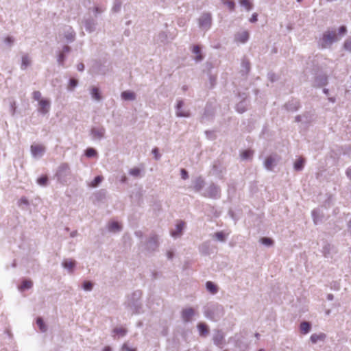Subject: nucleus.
Here are the masks:
<instances>
[{
	"instance_id": "obj_1",
	"label": "nucleus",
	"mask_w": 351,
	"mask_h": 351,
	"mask_svg": "<svg viewBox=\"0 0 351 351\" xmlns=\"http://www.w3.org/2000/svg\"><path fill=\"white\" fill-rule=\"evenodd\" d=\"M204 313L207 319L216 322L223 315L224 308L219 304H210L205 307Z\"/></svg>"
},
{
	"instance_id": "obj_2",
	"label": "nucleus",
	"mask_w": 351,
	"mask_h": 351,
	"mask_svg": "<svg viewBox=\"0 0 351 351\" xmlns=\"http://www.w3.org/2000/svg\"><path fill=\"white\" fill-rule=\"evenodd\" d=\"M141 295L142 293L141 291H135L128 297V300L125 302L126 306L132 311L134 313H138L140 312L141 305L139 303V300Z\"/></svg>"
},
{
	"instance_id": "obj_3",
	"label": "nucleus",
	"mask_w": 351,
	"mask_h": 351,
	"mask_svg": "<svg viewBox=\"0 0 351 351\" xmlns=\"http://www.w3.org/2000/svg\"><path fill=\"white\" fill-rule=\"evenodd\" d=\"M71 176V171L70 169V166L68 163L66 162L61 163L58 166L56 173L55 174L57 180L61 184H66L70 179Z\"/></svg>"
},
{
	"instance_id": "obj_4",
	"label": "nucleus",
	"mask_w": 351,
	"mask_h": 351,
	"mask_svg": "<svg viewBox=\"0 0 351 351\" xmlns=\"http://www.w3.org/2000/svg\"><path fill=\"white\" fill-rule=\"evenodd\" d=\"M337 40L335 31L327 30L324 32L322 37L318 41L319 47L326 49L330 47L333 43Z\"/></svg>"
},
{
	"instance_id": "obj_5",
	"label": "nucleus",
	"mask_w": 351,
	"mask_h": 351,
	"mask_svg": "<svg viewBox=\"0 0 351 351\" xmlns=\"http://www.w3.org/2000/svg\"><path fill=\"white\" fill-rule=\"evenodd\" d=\"M212 15L209 12H204L198 19L199 27L205 31L208 30L212 25Z\"/></svg>"
},
{
	"instance_id": "obj_6",
	"label": "nucleus",
	"mask_w": 351,
	"mask_h": 351,
	"mask_svg": "<svg viewBox=\"0 0 351 351\" xmlns=\"http://www.w3.org/2000/svg\"><path fill=\"white\" fill-rule=\"evenodd\" d=\"M204 196L213 199L219 198L221 196L220 187L215 184L212 183L206 189Z\"/></svg>"
},
{
	"instance_id": "obj_7",
	"label": "nucleus",
	"mask_w": 351,
	"mask_h": 351,
	"mask_svg": "<svg viewBox=\"0 0 351 351\" xmlns=\"http://www.w3.org/2000/svg\"><path fill=\"white\" fill-rule=\"evenodd\" d=\"M106 129L101 127H93L90 130V136L93 141H101L105 138Z\"/></svg>"
},
{
	"instance_id": "obj_8",
	"label": "nucleus",
	"mask_w": 351,
	"mask_h": 351,
	"mask_svg": "<svg viewBox=\"0 0 351 351\" xmlns=\"http://www.w3.org/2000/svg\"><path fill=\"white\" fill-rule=\"evenodd\" d=\"M31 154L33 158H41L46 151V148L41 144H33L30 147Z\"/></svg>"
},
{
	"instance_id": "obj_9",
	"label": "nucleus",
	"mask_w": 351,
	"mask_h": 351,
	"mask_svg": "<svg viewBox=\"0 0 351 351\" xmlns=\"http://www.w3.org/2000/svg\"><path fill=\"white\" fill-rule=\"evenodd\" d=\"M280 157L277 154L269 156L264 162V167L268 171H272L274 167L277 165Z\"/></svg>"
},
{
	"instance_id": "obj_10",
	"label": "nucleus",
	"mask_w": 351,
	"mask_h": 351,
	"mask_svg": "<svg viewBox=\"0 0 351 351\" xmlns=\"http://www.w3.org/2000/svg\"><path fill=\"white\" fill-rule=\"evenodd\" d=\"M184 101L182 100H178L176 106V114L178 117H189L191 115L190 111L188 109L183 108Z\"/></svg>"
},
{
	"instance_id": "obj_11",
	"label": "nucleus",
	"mask_w": 351,
	"mask_h": 351,
	"mask_svg": "<svg viewBox=\"0 0 351 351\" xmlns=\"http://www.w3.org/2000/svg\"><path fill=\"white\" fill-rule=\"evenodd\" d=\"M51 108V101L49 99L45 98L44 99L38 101V112L43 115H45L49 113Z\"/></svg>"
},
{
	"instance_id": "obj_12",
	"label": "nucleus",
	"mask_w": 351,
	"mask_h": 351,
	"mask_svg": "<svg viewBox=\"0 0 351 351\" xmlns=\"http://www.w3.org/2000/svg\"><path fill=\"white\" fill-rule=\"evenodd\" d=\"M63 35L68 43H72L75 40L76 34L71 26H65L63 29Z\"/></svg>"
},
{
	"instance_id": "obj_13",
	"label": "nucleus",
	"mask_w": 351,
	"mask_h": 351,
	"mask_svg": "<svg viewBox=\"0 0 351 351\" xmlns=\"http://www.w3.org/2000/svg\"><path fill=\"white\" fill-rule=\"evenodd\" d=\"M213 340L215 345L221 348L224 343L223 332L221 330H216L213 335Z\"/></svg>"
},
{
	"instance_id": "obj_14",
	"label": "nucleus",
	"mask_w": 351,
	"mask_h": 351,
	"mask_svg": "<svg viewBox=\"0 0 351 351\" xmlns=\"http://www.w3.org/2000/svg\"><path fill=\"white\" fill-rule=\"evenodd\" d=\"M195 313L193 308H184L181 312V317L183 322H189L192 320V317Z\"/></svg>"
},
{
	"instance_id": "obj_15",
	"label": "nucleus",
	"mask_w": 351,
	"mask_h": 351,
	"mask_svg": "<svg viewBox=\"0 0 351 351\" xmlns=\"http://www.w3.org/2000/svg\"><path fill=\"white\" fill-rule=\"evenodd\" d=\"M158 247V238L156 235H152L149 237L147 243V250L149 251H154Z\"/></svg>"
},
{
	"instance_id": "obj_16",
	"label": "nucleus",
	"mask_w": 351,
	"mask_h": 351,
	"mask_svg": "<svg viewBox=\"0 0 351 351\" xmlns=\"http://www.w3.org/2000/svg\"><path fill=\"white\" fill-rule=\"evenodd\" d=\"M85 29L89 33L93 32L97 26V22L95 20L88 18L85 19L84 21Z\"/></svg>"
},
{
	"instance_id": "obj_17",
	"label": "nucleus",
	"mask_w": 351,
	"mask_h": 351,
	"mask_svg": "<svg viewBox=\"0 0 351 351\" xmlns=\"http://www.w3.org/2000/svg\"><path fill=\"white\" fill-rule=\"evenodd\" d=\"M249 33L247 31L238 32L234 36V40L241 43H245L249 40Z\"/></svg>"
},
{
	"instance_id": "obj_18",
	"label": "nucleus",
	"mask_w": 351,
	"mask_h": 351,
	"mask_svg": "<svg viewBox=\"0 0 351 351\" xmlns=\"http://www.w3.org/2000/svg\"><path fill=\"white\" fill-rule=\"evenodd\" d=\"M62 267L67 269L69 274H73L76 265V262L71 259H64L62 263Z\"/></svg>"
},
{
	"instance_id": "obj_19",
	"label": "nucleus",
	"mask_w": 351,
	"mask_h": 351,
	"mask_svg": "<svg viewBox=\"0 0 351 351\" xmlns=\"http://www.w3.org/2000/svg\"><path fill=\"white\" fill-rule=\"evenodd\" d=\"M122 99L125 101H134L136 98L135 93L131 90L123 91L121 94Z\"/></svg>"
},
{
	"instance_id": "obj_20",
	"label": "nucleus",
	"mask_w": 351,
	"mask_h": 351,
	"mask_svg": "<svg viewBox=\"0 0 351 351\" xmlns=\"http://www.w3.org/2000/svg\"><path fill=\"white\" fill-rule=\"evenodd\" d=\"M185 223L182 221H180L176 226V229L171 232V236L173 237H180L182 234V230L184 227Z\"/></svg>"
},
{
	"instance_id": "obj_21",
	"label": "nucleus",
	"mask_w": 351,
	"mask_h": 351,
	"mask_svg": "<svg viewBox=\"0 0 351 351\" xmlns=\"http://www.w3.org/2000/svg\"><path fill=\"white\" fill-rule=\"evenodd\" d=\"M32 60L28 54H24L21 58V69L25 70L29 66L31 65Z\"/></svg>"
},
{
	"instance_id": "obj_22",
	"label": "nucleus",
	"mask_w": 351,
	"mask_h": 351,
	"mask_svg": "<svg viewBox=\"0 0 351 351\" xmlns=\"http://www.w3.org/2000/svg\"><path fill=\"white\" fill-rule=\"evenodd\" d=\"M300 104L297 100H291L285 104V108L287 110L294 112L299 108Z\"/></svg>"
},
{
	"instance_id": "obj_23",
	"label": "nucleus",
	"mask_w": 351,
	"mask_h": 351,
	"mask_svg": "<svg viewBox=\"0 0 351 351\" xmlns=\"http://www.w3.org/2000/svg\"><path fill=\"white\" fill-rule=\"evenodd\" d=\"M204 184V180L202 177H197L193 181V188L195 191H199L202 189Z\"/></svg>"
},
{
	"instance_id": "obj_24",
	"label": "nucleus",
	"mask_w": 351,
	"mask_h": 351,
	"mask_svg": "<svg viewBox=\"0 0 351 351\" xmlns=\"http://www.w3.org/2000/svg\"><path fill=\"white\" fill-rule=\"evenodd\" d=\"M91 97L95 101H100L101 99V95L99 92V89L97 87L93 86L90 90Z\"/></svg>"
},
{
	"instance_id": "obj_25",
	"label": "nucleus",
	"mask_w": 351,
	"mask_h": 351,
	"mask_svg": "<svg viewBox=\"0 0 351 351\" xmlns=\"http://www.w3.org/2000/svg\"><path fill=\"white\" fill-rule=\"evenodd\" d=\"M206 290L213 295L218 292V287L211 281H208L206 283Z\"/></svg>"
},
{
	"instance_id": "obj_26",
	"label": "nucleus",
	"mask_w": 351,
	"mask_h": 351,
	"mask_svg": "<svg viewBox=\"0 0 351 351\" xmlns=\"http://www.w3.org/2000/svg\"><path fill=\"white\" fill-rule=\"evenodd\" d=\"M192 52L196 55L194 58L196 62H200L204 59V56L201 53L200 47L198 45L193 46Z\"/></svg>"
},
{
	"instance_id": "obj_27",
	"label": "nucleus",
	"mask_w": 351,
	"mask_h": 351,
	"mask_svg": "<svg viewBox=\"0 0 351 351\" xmlns=\"http://www.w3.org/2000/svg\"><path fill=\"white\" fill-rule=\"evenodd\" d=\"M197 328L199 332L200 336L206 337L208 335L209 330L208 326L204 323H199L197 325Z\"/></svg>"
},
{
	"instance_id": "obj_28",
	"label": "nucleus",
	"mask_w": 351,
	"mask_h": 351,
	"mask_svg": "<svg viewBox=\"0 0 351 351\" xmlns=\"http://www.w3.org/2000/svg\"><path fill=\"white\" fill-rule=\"evenodd\" d=\"M326 336L324 333H319V334L314 333V334L311 335L310 339L313 343H316L319 341H324L326 339Z\"/></svg>"
},
{
	"instance_id": "obj_29",
	"label": "nucleus",
	"mask_w": 351,
	"mask_h": 351,
	"mask_svg": "<svg viewBox=\"0 0 351 351\" xmlns=\"http://www.w3.org/2000/svg\"><path fill=\"white\" fill-rule=\"evenodd\" d=\"M327 83V77L326 75H320L315 77V84L316 86H322Z\"/></svg>"
},
{
	"instance_id": "obj_30",
	"label": "nucleus",
	"mask_w": 351,
	"mask_h": 351,
	"mask_svg": "<svg viewBox=\"0 0 351 351\" xmlns=\"http://www.w3.org/2000/svg\"><path fill=\"white\" fill-rule=\"evenodd\" d=\"M300 328L301 332L306 335L310 332L311 328V325L308 322H302L300 324Z\"/></svg>"
},
{
	"instance_id": "obj_31",
	"label": "nucleus",
	"mask_w": 351,
	"mask_h": 351,
	"mask_svg": "<svg viewBox=\"0 0 351 351\" xmlns=\"http://www.w3.org/2000/svg\"><path fill=\"white\" fill-rule=\"evenodd\" d=\"M312 218L315 224H317L321 221V215L318 209H314L311 213Z\"/></svg>"
},
{
	"instance_id": "obj_32",
	"label": "nucleus",
	"mask_w": 351,
	"mask_h": 351,
	"mask_svg": "<svg viewBox=\"0 0 351 351\" xmlns=\"http://www.w3.org/2000/svg\"><path fill=\"white\" fill-rule=\"evenodd\" d=\"M33 282L30 280H25L23 281L21 285L19 287V289L23 291L26 289H29L32 287Z\"/></svg>"
},
{
	"instance_id": "obj_33",
	"label": "nucleus",
	"mask_w": 351,
	"mask_h": 351,
	"mask_svg": "<svg viewBox=\"0 0 351 351\" xmlns=\"http://www.w3.org/2000/svg\"><path fill=\"white\" fill-rule=\"evenodd\" d=\"M108 230L110 232H119L121 230V226L116 221L110 222L108 224Z\"/></svg>"
},
{
	"instance_id": "obj_34",
	"label": "nucleus",
	"mask_w": 351,
	"mask_h": 351,
	"mask_svg": "<svg viewBox=\"0 0 351 351\" xmlns=\"http://www.w3.org/2000/svg\"><path fill=\"white\" fill-rule=\"evenodd\" d=\"M141 172H142V170L137 167L130 169L128 171L129 174L131 176H133L134 178L141 177L142 176Z\"/></svg>"
},
{
	"instance_id": "obj_35",
	"label": "nucleus",
	"mask_w": 351,
	"mask_h": 351,
	"mask_svg": "<svg viewBox=\"0 0 351 351\" xmlns=\"http://www.w3.org/2000/svg\"><path fill=\"white\" fill-rule=\"evenodd\" d=\"M304 165V160L303 158H299L294 163V169L295 171H301L302 170Z\"/></svg>"
},
{
	"instance_id": "obj_36",
	"label": "nucleus",
	"mask_w": 351,
	"mask_h": 351,
	"mask_svg": "<svg viewBox=\"0 0 351 351\" xmlns=\"http://www.w3.org/2000/svg\"><path fill=\"white\" fill-rule=\"evenodd\" d=\"M253 151L252 150H244L241 153V157L243 160L251 159L253 156Z\"/></svg>"
},
{
	"instance_id": "obj_37",
	"label": "nucleus",
	"mask_w": 351,
	"mask_h": 351,
	"mask_svg": "<svg viewBox=\"0 0 351 351\" xmlns=\"http://www.w3.org/2000/svg\"><path fill=\"white\" fill-rule=\"evenodd\" d=\"M121 4L122 3L121 0H114L112 8V11L115 13L119 12L121 10Z\"/></svg>"
},
{
	"instance_id": "obj_38",
	"label": "nucleus",
	"mask_w": 351,
	"mask_h": 351,
	"mask_svg": "<svg viewBox=\"0 0 351 351\" xmlns=\"http://www.w3.org/2000/svg\"><path fill=\"white\" fill-rule=\"evenodd\" d=\"M36 324L38 326L41 332H44L47 330V326L45 324L43 319L41 317H38L36 319Z\"/></svg>"
},
{
	"instance_id": "obj_39",
	"label": "nucleus",
	"mask_w": 351,
	"mask_h": 351,
	"mask_svg": "<svg viewBox=\"0 0 351 351\" xmlns=\"http://www.w3.org/2000/svg\"><path fill=\"white\" fill-rule=\"evenodd\" d=\"M213 238L216 239L217 241L223 242L226 241V237L223 232H217L213 234Z\"/></svg>"
},
{
	"instance_id": "obj_40",
	"label": "nucleus",
	"mask_w": 351,
	"mask_h": 351,
	"mask_svg": "<svg viewBox=\"0 0 351 351\" xmlns=\"http://www.w3.org/2000/svg\"><path fill=\"white\" fill-rule=\"evenodd\" d=\"M103 180V177L101 176H97L95 178V179L92 181L90 186L91 187H96Z\"/></svg>"
},
{
	"instance_id": "obj_41",
	"label": "nucleus",
	"mask_w": 351,
	"mask_h": 351,
	"mask_svg": "<svg viewBox=\"0 0 351 351\" xmlns=\"http://www.w3.org/2000/svg\"><path fill=\"white\" fill-rule=\"evenodd\" d=\"M260 241L262 244L268 247L271 246L274 243V241L268 237L261 238Z\"/></svg>"
},
{
	"instance_id": "obj_42",
	"label": "nucleus",
	"mask_w": 351,
	"mask_h": 351,
	"mask_svg": "<svg viewBox=\"0 0 351 351\" xmlns=\"http://www.w3.org/2000/svg\"><path fill=\"white\" fill-rule=\"evenodd\" d=\"M93 284L90 281H85L82 284V289L86 291H90L93 289Z\"/></svg>"
},
{
	"instance_id": "obj_43",
	"label": "nucleus",
	"mask_w": 351,
	"mask_h": 351,
	"mask_svg": "<svg viewBox=\"0 0 351 351\" xmlns=\"http://www.w3.org/2000/svg\"><path fill=\"white\" fill-rule=\"evenodd\" d=\"M65 59H66V57H65L64 53L62 51L59 52V53L58 54V57H57L58 63L60 65L63 66L64 64Z\"/></svg>"
},
{
	"instance_id": "obj_44",
	"label": "nucleus",
	"mask_w": 351,
	"mask_h": 351,
	"mask_svg": "<svg viewBox=\"0 0 351 351\" xmlns=\"http://www.w3.org/2000/svg\"><path fill=\"white\" fill-rule=\"evenodd\" d=\"M127 330L123 328H115L113 329V332L120 335L121 337L125 336L127 334Z\"/></svg>"
},
{
	"instance_id": "obj_45",
	"label": "nucleus",
	"mask_w": 351,
	"mask_h": 351,
	"mask_svg": "<svg viewBox=\"0 0 351 351\" xmlns=\"http://www.w3.org/2000/svg\"><path fill=\"white\" fill-rule=\"evenodd\" d=\"M240 4L245 7L247 11H250L252 8V4L248 0H240Z\"/></svg>"
},
{
	"instance_id": "obj_46",
	"label": "nucleus",
	"mask_w": 351,
	"mask_h": 351,
	"mask_svg": "<svg viewBox=\"0 0 351 351\" xmlns=\"http://www.w3.org/2000/svg\"><path fill=\"white\" fill-rule=\"evenodd\" d=\"M241 66L243 69H244L246 73H248L250 69V62L247 59H243L241 62Z\"/></svg>"
},
{
	"instance_id": "obj_47",
	"label": "nucleus",
	"mask_w": 351,
	"mask_h": 351,
	"mask_svg": "<svg viewBox=\"0 0 351 351\" xmlns=\"http://www.w3.org/2000/svg\"><path fill=\"white\" fill-rule=\"evenodd\" d=\"M86 156L88 157V158H92V157H94L95 156H97V152L95 149L93 148H88L86 150Z\"/></svg>"
},
{
	"instance_id": "obj_48",
	"label": "nucleus",
	"mask_w": 351,
	"mask_h": 351,
	"mask_svg": "<svg viewBox=\"0 0 351 351\" xmlns=\"http://www.w3.org/2000/svg\"><path fill=\"white\" fill-rule=\"evenodd\" d=\"M237 110L240 112L243 113L246 110V106L244 101H242L237 105Z\"/></svg>"
},
{
	"instance_id": "obj_49",
	"label": "nucleus",
	"mask_w": 351,
	"mask_h": 351,
	"mask_svg": "<svg viewBox=\"0 0 351 351\" xmlns=\"http://www.w3.org/2000/svg\"><path fill=\"white\" fill-rule=\"evenodd\" d=\"M32 97L34 100L40 101L42 99H44L45 98L42 97L41 93L38 90H35L32 93Z\"/></svg>"
},
{
	"instance_id": "obj_50",
	"label": "nucleus",
	"mask_w": 351,
	"mask_h": 351,
	"mask_svg": "<svg viewBox=\"0 0 351 351\" xmlns=\"http://www.w3.org/2000/svg\"><path fill=\"white\" fill-rule=\"evenodd\" d=\"M78 84V82L75 79H71L69 80V85L68 89L70 90H73Z\"/></svg>"
},
{
	"instance_id": "obj_51",
	"label": "nucleus",
	"mask_w": 351,
	"mask_h": 351,
	"mask_svg": "<svg viewBox=\"0 0 351 351\" xmlns=\"http://www.w3.org/2000/svg\"><path fill=\"white\" fill-rule=\"evenodd\" d=\"M47 180L48 179L47 176H42L37 180V182L41 186H45L47 184Z\"/></svg>"
},
{
	"instance_id": "obj_52",
	"label": "nucleus",
	"mask_w": 351,
	"mask_h": 351,
	"mask_svg": "<svg viewBox=\"0 0 351 351\" xmlns=\"http://www.w3.org/2000/svg\"><path fill=\"white\" fill-rule=\"evenodd\" d=\"M121 351H136V349L130 348L127 343H125L122 346Z\"/></svg>"
},
{
	"instance_id": "obj_53",
	"label": "nucleus",
	"mask_w": 351,
	"mask_h": 351,
	"mask_svg": "<svg viewBox=\"0 0 351 351\" xmlns=\"http://www.w3.org/2000/svg\"><path fill=\"white\" fill-rule=\"evenodd\" d=\"M224 4H226L228 8L230 10V11H233L234 10L235 4L234 1H226L223 2Z\"/></svg>"
},
{
	"instance_id": "obj_54",
	"label": "nucleus",
	"mask_w": 351,
	"mask_h": 351,
	"mask_svg": "<svg viewBox=\"0 0 351 351\" xmlns=\"http://www.w3.org/2000/svg\"><path fill=\"white\" fill-rule=\"evenodd\" d=\"M345 49L351 51V38H348L344 43Z\"/></svg>"
},
{
	"instance_id": "obj_55",
	"label": "nucleus",
	"mask_w": 351,
	"mask_h": 351,
	"mask_svg": "<svg viewBox=\"0 0 351 351\" xmlns=\"http://www.w3.org/2000/svg\"><path fill=\"white\" fill-rule=\"evenodd\" d=\"M4 42L6 45L12 46L14 42V38L12 36H8L5 38Z\"/></svg>"
},
{
	"instance_id": "obj_56",
	"label": "nucleus",
	"mask_w": 351,
	"mask_h": 351,
	"mask_svg": "<svg viewBox=\"0 0 351 351\" xmlns=\"http://www.w3.org/2000/svg\"><path fill=\"white\" fill-rule=\"evenodd\" d=\"M104 10H105V8H100V7H98V6L94 7L93 10V11L94 14H95V16H97V14H98L102 13Z\"/></svg>"
},
{
	"instance_id": "obj_57",
	"label": "nucleus",
	"mask_w": 351,
	"mask_h": 351,
	"mask_svg": "<svg viewBox=\"0 0 351 351\" xmlns=\"http://www.w3.org/2000/svg\"><path fill=\"white\" fill-rule=\"evenodd\" d=\"M152 154L154 155V157H155V159L156 160H158L160 158V154L158 153V148H154L153 150H152Z\"/></svg>"
},
{
	"instance_id": "obj_58",
	"label": "nucleus",
	"mask_w": 351,
	"mask_h": 351,
	"mask_svg": "<svg viewBox=\"0 0 351 351\" xmlns=\"http://www.w3.org/2000/svg\"><path fill=\"white\" fill-rule=\"evenodd\" d=\"M180 173L183 180H186L189 178L188 172L184 169H182Z\"/></svg>"
},
{
	"instance_id": "obj_59",
	"label": "nucleus",
	"mask_w": 351,
	"mask_h": 351,
	"mask_svg": "<svg viewBox=\"0 0 351 351\" xmlns=\"http://www.w3.org/2000/svg\"><path fill=\"white\" fill-rule=\"evenodd\" d=\"M268 78L272 82H275L277 80V77L276 74L274 73H268Z\"/></svg>"
},
{
	"instance_id": "obj_60",
	"label": "nucleus",
	"mask_w": 351,
	"mask_h": 351,
	"mask_svg": "<svg viewBox=\"0 0 351 351\" xmlns=\"http://www.w3.org/2000/svg\"><path fill=\"white\" fill-rule=\"evenodd\" d=\"M258 20V14L256 13H254L251 18L250 19V22L251 23H255Z\"/></svg>"
},
{
	"instance_id": "obj_61",
	"label": "nucleus",
	"mask_w": 351,
	"mask_h": 351,
	"mask_svg": "<svg viewBox=\"0 0 351 351\" xmlns=\"http://www.w3.org/2000/svg\"><path fill=\"white\" fill-rule=\"evenodd\" d=\"M71 51V47L68 45H64L62 48V52H63L64 54L66 53H69Z\"/></svg>"
},
{
	"instance_id": "obj_62",
	"label": "nucleus",
	"mask_w": 351,
	"mask_h": 351,
	"mask_svg": "<svg viewBox=\"0 0 351 351\" xmlns=\"http://www.w3.org/2000/svg\"><path fill=\"white\" fill-rule=\"evenodd\" d=\"M77 69L79 71H83L84 69V65L83 63H79L77 64Z\"/></svg>"
},
{
	"instance_id": "obj_63",
	"label": "nucleus",
	"mask_w": 351,
	"mask_h": 351,
	"mask_svg": "<svg viewBox=\"0 0 351 351\" xmlns=\"http://www.w3.org/2000/svg\"><path fill=\"white\" fill-rule=\"evenodd\" d=\"M167 258L171 260L173 258V252L172 251H168L167 252Z\"/></svg>"
},
{
	"instance_id": "obj_64",
	"label": "nucleus",
	"mask_w": 351,
	"mask_h": 351,
	"mask_svg": "<svg viewBox=\"0 0 351 351\" xmlns=\"http://www.w3.org/2000/svg\"><path fill=\"white\" fill-rule=\"evenodd\" d=\"M346 176L350 180H351V167L347 169Z\"/></svg>"
}]
</instances>
